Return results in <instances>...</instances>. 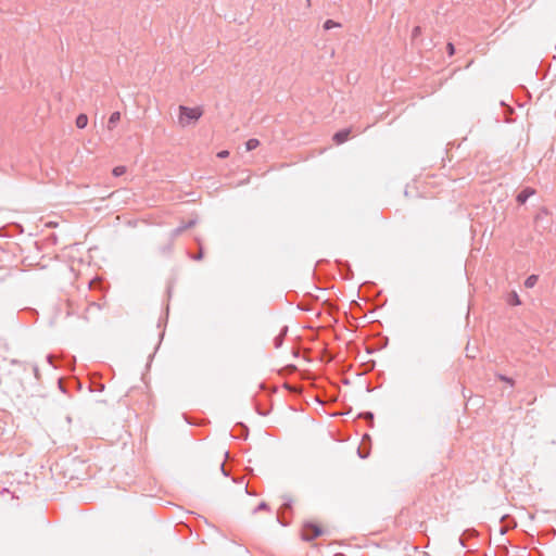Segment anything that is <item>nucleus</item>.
Instances as JSON below:
<instances>
[{
  "label": "nucleus",
  "instance_id": "nucleus-1",
  "mask_svg": "<svg viewBox=\"0 0 556 556\" xmlns=\"http://www.w3.org/2000/svg\"><path fill=\"white\" fill-rule=\"evenodd\" d=\"M179 113H180L179 114V124L181 126H187L191 122L198 121L202 116L203 111L199 106H197V108H188V106H185V105H180L179 106Z\"/></svg>",
  "mask_w": 556,
  "mask_h": 556
},
{
  "label": "nucleus",
  "instance_id": "nucleus-2",
  "mask_svg": "<svg viewBox=\"0 0 556 556\" xmlns=\"http://www.w3.org/2000/svg\"><path fill=\"white\" fill-rule=\"evenodd\" d=\"M323 534V530L320 527L314 523H305L302 530V538L305 541H311L315 538H318Z\"/></svg>",
  "mask_w": 556,
  "mask_h": 556
},
{
  "label": "nucleus",
  "instance_id": "nucleus-3",
  "mask_svg": "<svg viewBox=\"0 0 556 556\" xmlns=\"http://www.w3.org/2000/svg\"><path fill=\"white\" fill-rule=\"evenodd\" d=\"M350 134H351V129L350 128H345V129L339 130L338 132H336L333 135V141L337 144H342V143H344L350 138Z\"/></svg>",
  "mask_w": 556,
  "mask_h": 556
},
{
  "label": "nucleus",
  "instance_id": "nucleus-4",
  "mask_svg": "<svg viewBox=\"0 0 556 556\" xmlns=\"http://www.w3.org/2000/svg\"><path fill=\"white\" fill-rule=\"evenodd\" d=\"M532 194H534V190L532 188H526L517 194L516 200L519 204H525Z\"/></svg>",
  "mask_w": 556,
  "mask_h": 556
},
{
  "label": "nucleus",
  "instance_id": "nucleus-5",
  "mask_svg": "<svg viewBox=\"0 0 556 556\" xmlns=\"http://www.w3.org/2000/svg\"><path fill=\"white\" fill-rule=\"evenodd\" d=\"M119 119H121V113L113 112L109 118L108 128L110 130H112L116 126V124L119 122Z\"/></svg>",
  "mask_w": 556,
  "mask_h": 556
},
{
  "label": "nucleus",
  "instance_id": "nucleus-6",
  "mask_svg": "<svg viewBox=\"0 0 556 556\" xmlns=\"http://www.w3.org/2000/svg\"><path fill=\"white\" fill-rule=\"evenodd\" d=\"M287 331H288V327H283L281 329L280 333L277 337H275V339H274V346L276 349H279L282 345L283 338H285Z\"/></svg>",
  "mask_w": 556,
  "mask_h": 556
},
{
  "label": "nucleus",
  "instance_id": "nucleus-7",
  "mask_svg": "<svg viewBox=\"0 0 556 556\" xmlns=\"http://www.w3.org/2000/svg\"><path fill=\"white\" fill-rule=\"evenodd\" d=\"M88 124V117L86 114H79L76 117V126L80 129L85 128Z\"/></svg>",
  "mask_w": 556,
  "mask_h": 556
},
{
  "label": "nucleus",
  "instance_id": "nucleus-8",
  "mask_svg": "<svg viewBox=\"0 0 556 556\" xmlns=\"http://www.w3.org/2000/svg\"><path fill=\"white\" fill-rule=\"evenodd\" d=\"M538 280H539L538 275H530L525 281V287L529 288V289L533 288L536 285Z\"/></svg>",
  "mask_w": 556,
  "mask_h": 556
},
{
  "label": "nucleus",
  "instance_id": "nucleus-9",
  "mask_svg": "<svg viewBox=\"0 0 556 556\" xmlns=\"http://www.w3.org/2000/svg\"><path fill=\"white\" fill-rule=\"evenodd\" d=\"M187 229L186 227V224L185 225H181L177 228H175L172 232H170V240L174 241L178 236H180L185 230Z\"/></svg>",
  "mask_w": 556,
  "mask_h": 556
},
{
  "label": "nucleus",
  "instance_id": "nucleus-10",
  "mask_svg": "<svg viewBox=\"0 0 556 556\" xmlns=\"http://www.w3.org/2000/svg\"><path fill=\"white\" fill-rule=\"evenodd\" d=\"M260 146L258 139L252 138L249 139L245 143L247 151H252Z\"/></svg>",
  "mask_w": 556,
  "mask_h": 556
},
{
  "label": "nucleus",
  "instance_id": "nucleus-11",
  "mask_svg": "<svg viewBox=\"0 0 556 556\" xmlns=\"http://www.w3.org/2000/svg\"><path fill=\"white\" fill-rule=\"evenodd\" d=\"M508 303L510 305H520V299L516 292H511L508 298Z\"/></svg>",
  "mask_w": 556,
  "mask_h": 556
},
{
  "label": "nucleus",
  "instance_id": "nucleus-12",
  "mask_svg": "<svg viewBox=\"0 0 556 556\" xmlns=\"http://www.w3.org/2000/svg\"><path fill=\"white\" fill-rule=\"evenodd\" d=\"M334 27H340V24L332 21V20H327L325 23H324V29L325 30H329L331 28H334Z\"/></svg>",
  "mask_w": 556,
  "mask_h": 556
},
{
  "label": "nucleus",
  "instance_id": "nucleus-13",
  "mask_svg": "<svg viewBox=\"0 0 556 556\" xmlns=\"http://www.w3.org/2000/svg\"><path fill=\"white\" fill-rule=\"evenodd\" d=\"M125 173H126V167L125 166H116L113 169V175L115 177H119V176L124 175Z\"/></svg>",
  "mask_w": 556,
  "mask_h": 556
},
{
  "label": "nucleus",
  "instance_id": "nucleus-14",
  "mask_svg": "<svg viewBox=\"0 0 556 556\" xmlns=\"http://www.w3.org/2000/svg\"><path fill=\"white\" fill-rule=\"evenodd\" d=\"M282 508L290 509L292 506V500L287 495L282 496Z\"/></svg>",
  "mask_w": 556,
  "mask_h": 556
},
{
  "label": "nucleus",
  "instance_id": "nucleus-15",
  "mask_svg": "<svg viewBox=\"0 0 556 556\" xmlns=\"http://www.w3.org/2000/svg\"><path fill=\"white\" fill-rule=\"evenodd\" d=\"M420 34H421V28H420V26H416V27H414V29H413V31H412V38H413V39H416Z\"/></svg>",
  "mask_w": 556,
  "mask_h": 556
},
{
  "label": "nucleus",
  "instance_id": "nucleus-16",
  "mask_svg": "<svg viewBox=\"0 0 556 556\" xmlns=\"http://www.w3.org/2000/svg\"><path fill=\"white\" fill-rule=\"evenodd\" d=\"M268 505L265 502H261L258 506L254 509V513H257L260 510H267Z\"/></svg>",
  "mask_w": 556,
  "mask_h": 556
},
{
  "label": "nucleus",
  "instance_id": "nucleus-17",
  "mask_svg": "<svg viewBox=\"0 0 556 556\" xmlns=\"http://www.w3.org/2000/svg\"><path fill=\"white\" fill-rule=\"evenodd\" d=\"M446 50H447V54L450 56L454 55L455 53V47L452 42H448L447 46H446Z\"/></svg>",
  "mask_w": 556,
  "mask_h": 556
},
{
  "label": "nucleus",
  "instance_id": "nucleus-18",
  "mask_svg": "<svg viewBox=\"0 0 556 556\" xmlns=\"http://www.w3.org/2000/svg\"><path fill=\"white\" fill-rule=\"evenodd\" d=\"M228 155H229V152L227 150H223V151L217 153V157H219V159H225Z\"/></svg>",
  "mask_w": 556,
  "mask_h": 556
},
{
  "label": "nucleus",
  "instance_id": "nucleus-19",
  "mask_svg": "<svg viewBox=\"0 0 556 556\" xmlns=\"http://www.w3.org/2000/svg\"><path fill=\"white\" fill-rule=\"evenodd\" d=\"M192 258L195 260V261L202 260L203 258V251H202V249H200L199 253L195 254Z\"/></svg>",
  "mask_w": 556,
  "mask_h": 556
},
{
  "label": "nucleus",
  "instance_id": "nucleus-20",
  "mask_svg": "<svg viewBox=\"0 0 556 556\" xmlns=\"http://www.w3.org/2000/svg\"><path fill=\"white\" fill-rule=\"evenodd\" d=\"M501 380L505 381V382H508L510 384L514 383L513 379L511 378H508V377H505V376H500Z\"/></svg>",
  "mask_w": 556,
  "mask_h": 556
},
{
  "label": "nucleus",
  "instance_id": "nucleus-21",
  "mask_svg": "<svg viewBox=\"0 0 556 556\" xmlns=\"http://www.w3.org/2000/svg\"><path fill=\"white\" fill-rule=\"evenodd\" d=\"M33 370H34L35 377L38 379V378H39V369H38V366H37V365H35V366L33 367Z\"/></svg>",
  "mask_w": 556,
  "mask_h": 556
},
{
  "label": "nucleus",
  "instance_id": "nucleus-22",
  "mask_svg": "<svg viewBox=\"0 0 556 556\" xmlns=\"http://www.w3.org/2000/svg\"><path fill=\"white\" fill-rule=\"evenodd\" d=\"M46 361H47L50 365H53V356H52V355H47V356H46Z\"/></svg>",
  "mask_w": 556,
  "mask_h": 556
},
{
  "label": "nucleus",
  "instance_id": "nucleus-23",
  "mask_svg": "<svg viewBox=\"0 0 556 556\" xmlns=\"http://www.w3.org/2000/svg\"><path fill=\"white\" fill-rule=\"evenodd\" d=\"M364 416H365L366 418H369L370 420H372V418H374L372 413H369V412H368V413H365V414H364Z\"/></svg>",
  "mask_w": 556,
  "mask_h": 556
},
{
  "label": "nucleus",
  "instance_id": "nucleus-24",
  "mask_svg": "<svg viewBox=\"0 0 556 556\" xmlns=\"http://www.w3.org/2000/svg\"><path fill=\"white\" fill-rule=\"evenodd\" d=\"M194 224H195V222H194V220H190V222H188V223L186 224L187 229H188V228H190V227H192Z\"/></svg>",
  "mask_w": 556,
  "mask_h": 556
},
{
  "label": "nucleus",
  "instance_id": "nucleus-25",
  "mask_svg": "<svg viewBox=\"0 0 556 556\" xmlns=\"http://www.w3.org/2000/svg\"><path fill=\"white\" fill-rule=\"evenodd\" d=\"M220 470L223 471V473H224L225 476H227V472H226V470H225V465H224V464H220Z\"/></svg>",
  "mask_w": 556,
  "mask_h": 556
}]
</instances>
